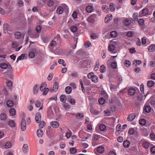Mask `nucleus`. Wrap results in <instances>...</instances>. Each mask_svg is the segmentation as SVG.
Masks as SVG:
<instances>
[{"instance_id": "obj_1", "label": "nucleus", "mask_w": 155, "mask_h": 155, "mask_svg": "<svg viewBox=\"0 0 155 155\" xmlns=\"http://www.w3.org/2000/svg\"><path fill=\"white\" fill-rule=\"evenodd\" d=\"M0 67L3 69H5L7 68L9 69L10 72H12V67L8 63L2 62L1 63Z\"/></svg>"}, {"instance_id": "obj_2", "label": "nucleus", "mask_w": 155, "mask_h": 155, "mask_svg": "<svg viewBox=\"0 0 155 155\" xmlns=\"http://www.w3.org/2000/svg\"><path fill=\"white\" fill-rule=\"evenodd\" d=\"M26 125V123L25 119H22L21 122V129L22 131H24L25 130Z\"/></svg>"}, {"instance_id": "obj_3", "label": "nucleus", "mask_w": 155, "mask_h": 155, "mask_svg": "<svg viewBox=\"0 0 155 155\" xmlns=\"http://www.w3.org/2000/svg\"><path fill=\"white\" fill-rule=\"evenodd\" d=\"M110 87L111 91L115 93L117 91V89L119 88V86L117 84H111L110 85Z\"/></svg>"}, {"instance_id": "obj_4", "label": "nucleus", "mask_w": 155, "mask_h": 155, "mask_svg": "<svg viewBox=\"0 0 155 155\" xmlns=\"http://www.w3.org/2000/svg\"><path fill=\"white\" fill-rule=\"evenodd\" d=\"M47 114H48V117L49 119H50L52 117L53 115V113L52 110V106L49 107L48 109Z\"/></svg>"}, {"instance_id": "obj_5", "label": "nucleus", "mask_w": 155, "mask_h": 155, "mask_svg": "<svg viewBox=\"0 0 155 155\" xmlns=\"http://www.w3.org/2000/svg\"><path fill=\"white\" fill-rule=\"evenodd\" d=\"M35 120L36 122L39 123L41 120V114L39 112L36 113L35 116Z\"/></svg>"}, {"instance_id": "obj_6", "label": "nucleus", "mask_w": 155, "mask_h": 155, "mask_svg": "<svg viewBox=\"0 0 155 155\" xmlns=\"http://www.w3.org/2000/svg\"><path fill=\"white\" fill-rule=\"evenodd\" d=\"M67 101L71 105H74L76 103V101L71 96L69 95L68 96Z\"/></svg>"}, {"instance_id": "obj_7", "label": "nucleus", "mask_w": 155, "mask_h": 155, "mask_svg": "<svg viewBox=\"0 0 155 155\" xmlns=\"http://www.w3.org/2000/svg\"><path fill=\"white\" fill-rule=\"evenodd\" d=\"M50 125L53 128H58L59 126V124L58 122L57 121L51 122Z\"/></svg>"}, {"instance_id": "obj_8", "label": "nucleus", "mask_w": 155, "mask_h": 155, "mask_svg": "<svg viewBox=\"0 0 155 155\" xmlns=\"http://www.w3.org/2000/svg\"><path fill=\"white\" fill-rule=\"evenodd\" d=\"M95 20V15H93L90 16L87 19L88 21L91 23L94 22Z\"/></svg>"}, {"instance_id": "obj_9", "label": "nucleus", "mask_w": 155, "mask_h": 155, "mask_svg": "<svg viewBox=\"0 0 155 155\" xmlns=\"http://www.w3.org/2000/svg\"><path fill=\"white\" fill-rule=\"evenodd\" d=\"M135 114H131L128 116L127 117L128 120L130 121H132L135 119Z\"/></svg>"}, {"instance_id": "obj_10", "label": "nucleus", "mask_w": 155, "mask_h": 155, "mask_svg": "<svg viewBox=\"0 0 155 155\" xmlns=\"http://www.w3.org/2000/svg\"><path fill=\"white\" fill-rule=\"evenodd\" d=\"M149 102L151 105L152 106V107H153L154 108L155 107V99L153 97H151L149 100Z\"/></svg>"}, {"instance_id": "obj_11", "label": "nucleus", "mask_w": 155, "mask_h": 155, "mask_svg": "<svg viewBox=\"0 0 155 155\" xmlns=\"http://www.w3.org/2000/svg\"><path fill=\"white\" fill-rule=\"evenodd\" d=\"M38 85L35 84L34 85L33 88V93L35 94H37L38 92Z\"/></svg>"}, {"instance_id": "obj_12", "label": "nucleus", "mask_w": 155, "mask_h": 155, "mask_svg": "<svg viewBox=\"0 0 155 155\" xmlns=\"http://www.w3.org/2000/svg\"><path fill=\"white\" fill-rule=\"evenodd\" d=\"M40 89L41 91H44L42 94L44 95H46L47 94L49 91L48 88H45V89H43V87H40Z\"/></svg>"}, {"instance_id": "obj_13", "label": "nucleus", "mask_w": 155, "mask_h": 155, "mask_svg": "<svg viewBox=\"0 0 155 155\" xmlns=\"http://www.w3.org/2000/svg\"><path fill=\"white\" fill-rule=\"evenodd\" d=\"M128 93L130 95H133L135 92V90L134 88L130 87L128 91Z\"/></svg>"}, {"instance_id": "obj_14", "label": "nucleus", "mask_w": 155, "mask_h": 155, "mask_svg": "<svg viewBox=\"0 0 155 155\" xmlns=\"http://www.w3.org/2000/svg\"><path fill=\"white\" fill-rule=\"evenodd\" d=\"M7 115L5 113H2L0 115V119L4 121L7 119Z\"/></svg>"}, {"instance_id": "obj_15", "label": "nucleus", "mask_w": 155, "mask_h": 155, "mask_svg": "<svg viewBox=\"0 0 155 155\" xmlns=\"http://www.w3.org/2000/svg\"><path fill=\"white\" fill-rule=\"evenodd\" d=\"M37 136L39 137H41L43 134V131L41 129H38L37 131Z\"/></svg>"}, {"instance_id": "obj_16", "label": "nucleus", "mask_w": 155, "mask_h": 155, "mask_svg": "<svg viewBox=\"0 0 155 155\" xmlns=\"http://www.w3.org/2000/svg\"><path fill=\"white\" fill-rule=\"evenodd\" d=\"M136 132V130L135 128H130L128 130V133L129 134L131 135H134Z\"/></svg>"}, {"instance_id": "obj_17", "label": "nucleus", "mask_w": 155, "mask_h": 155, "mask_svg": "<svg viewBox=\"0 0 155 155\" xmlns=\"http://www.w3.org/2000/svg\"><path fill=\"white\" fill-rule=\"evenodd\" d=\"M148 49L150 52H153L155 50V45L152 44L148 47Z\"/></svg>"}, {"instance_id": "obj_18", "label": "nucleus", "mask_w": 155, "mask_h": 155, "mask_svg": "<svg viewBox=\"0 0 155 155\" xmlns=\"http://www.w3.org/2000/svg\"><path fill=\"white\" fill-rule=\"evenodd\" d=\"M141 13L142 15H141L142 16H145L148 14V11L147 8H144L141 11Z\"/></svg>"}, {"instance_id": "obj_19", "label": "nucleus", "mask_w": 155, "mask_h": 155, "mask_svg": "<svg viewBox=\"0 0 155 155\" xmlns=\"http://www.w3.org/2000/svg\"><path fill=\"white\" fill-rule=\"evenodd\" d=\"M58 83L55 82L54 83L53 87V91L54 92H56L58 90Z\"/></svg>"}, {"instance_id": "obj_20", "label": "nucleus", "mask_w": 155, "mask_h": 155, "mask_svg": "<svg viewBox=\"0 0 155 155\" xmlns=\"http://www.w3.org/2000/svg\"><path fill=\"white\" fill-rule=\"evenodd\" d=\"M28 145L27 144H24L23 146L22 150L23 152L26 153L28 151Z\"/></svg>"}, {"instance_id": "obj_21", "label": "nucleus", "mask_w": 155, "mask_h": 155, "mask_svg": "<svg viewBox=\"0 0 155 155\" xmlns=\"http://www.w3.org/2000/svg\"><path fill=\"white\" fill-rule=\"evenodd\" d=\"M131 23V20L128 18H126L124 21V24L126 26H129Z\"/></svg>"}, {"instance_id": "obj_22", "label": "nucleus", "mask_w": 155, "mask_h": 155, "mask_svg": "<svg viewBox=\"0 0 155 155\" xmlns=\"http://www.w3.org/2000/svg\"><path fill=\"white\" fill-rule=\"evenodd\" d=\"M97 150L98 153H102L104 151V148L103 147L100 146L97 147Z\"/></svg>"}, {"instance_id": "obj_23", "label": "nucleus", "mask_w": 155, "mask_h": 155, "mask_svg": "<svg viewBox=\"0 0 155 155\" xmlns=\"http://www.w3.org/2000/svg\"><path fill=\"white\" fill-rule=\"evenodd\" d=\"M9 113L12 116H14L16 114L15 110L13 108H11L9 110Z\"/></svg>"}, {"instance_id": "obj_24", "label": "nucleus", "mask_w": 155, "mask_h": 155, "mask_svg": "<svg viewBox=\"0 0 155 155\" xmlns=\"http://www.w3.org/2000/svg\"><path fill=\"white\" fill-rule=\"evenodd\" d=\"M63 8L62 7L58 6V7L56 12L57 13L61 14L63 12Z\"/></svg>"}, {"instance_id": "obj_25", "label": "nucleus", "mask_w": 155, "mask_h": 155, "mask_svg": "<svg viewBox=\"0 0 155 155\" xmlns=\"http://www.w3.org/2000/svg\"><path fill=\"white\" fill-rule=\"evenodd\" d=\"M8 125L9 127H15V122L13 120H10L8 121Z\"/></svg>"}, {"instance_id": "obj_26", "label": "nucleus", "mask_w": 155, "mask_h": 155, "mask_svg": "<svg viewBox=\"0 0 155 155\" xmlns=\"http://www.w3.org/2000/svg\"><path fill=\"white\" fill-rule=\"evenodd\" d=\"M4 31L5 33L8 32V24H4L3 25Z\"/></svg>"}, {"instance_id": "obj_27", "label": "nucleus", "mask_w": 155, "mask_h": 155, "mask_svg": "<svg viewBox=\"0 0 155 155\" xmlns=\"http://www.w3.org/2000/svg\"><path fill=\"white\" fill-rule=\"evenodd\" d=\"M26 55L25 54H22L20 56H19L17 59L16 62H17L19 60H23L26 57Z\"/></svg>"}, {"instance_id": "obj_28", "label": "nucleus", "mask_w": 155, "mask_h": 155, "mask_svg": "<svg viewBox=\"0 0 155 155\" xmlns=\"http://www.w3.org/2000/svg\"><path fill=\"white\" fill-rule=\"evenodd\" d=\"M65 91L67 94H69L72 91V89L71 87L68 86L65 88Z\"/></svg>"}, {"instance_id": "obj_29", "label": "nucleus", "mask_w": 155, "mask_h": 155, "mask_svg": "<svg viewBox=\"0 0 155 155\" xmlns=\"http://www.w3.org/2000/svg\"><path fill=\"white\" fill-rule=\"evenodd\" d=\"M133 63L135 66H137L141 63V61L140 60H135L133 61Z\"/></svg>"}, {"instance_id": "obj_30", "label": "nucleus", "mask_w": 155, "mask_h": 155, "mask_svg": "<svg viewBox=\"0 0 155 155\" xmlns=\"http://www.w3.org/2000/svg\"><path fill=\"white\" fill-rule=\"evenodd\" d=\"M150 145V143L147 141H145L143 142V146L145 148H148Z\"/></svg>"}, {"instance_id": "obj_31", "label": "nucleus", "mask_w": 155, "mask_h": 155, "mask_svg": "<svg viewBox=\"0 0 155 155\" xmlns=\"http://www.w3.org/2000/svg\"><path fill=\"white\" fill-rule=\"evenodd\" d=\"M114 3H113L111 2L109 4V7L110 9V11L111 12H114L115 10V8H114Z\"/></svg>"}, {"instance_id": "obj_32", "label": "nucleus", "mask_w": 155, "mask_h": 155, "mask_svg": "<svg viewBox=\"0 0 155 155\" xmlns=\"http://www.w3.org/2000/svg\"><path fill=\"white\" fill-rule=\"evenodd\" d=\"M105 115L106 116H110L111 114V112L109 109H106L104 111Z\"/></svg>"}, {"instance_id": "obj_33", "label": "nucleus", "mask_w": 155, "mask_h": 155, "mask_svg": "<svg viewBox=\"0 0 155 155\" xmlns=\"http://www.w3.org/2000/svg\"><path fill=\"white\" fill-rule=\"evenodd\" d=\"M66 96L64 95H61L60 97V101L63 103H64L66 100Z\"/></svg>"}, {"instance_id": "obj_34", "label": "nucleus", "mask_w": 155, "mask_h": 155, "mask_svg": "<svg viewBox=\"0 0 155 155\" xmlns=\"http://www.w3.org/2000/svg\"><path fill=\"white\" fill-rule=\"evenodd\" d=\"M78 28L76 26H72L70 28V30L73 32H76L78 30Z\"/></svg>"}, {"instance_id": "obj_35", "label": "nucleus", "mask_w": 155, "mask_h": 155, "mask_svg": "<svg viewBox=\"0 0 155 155\" xmlns=\"http://www.w3.org/2000/svg\"><path fill=\"white\" fill-rule=\"evenodd\" d=\"M154 83L152 81H148L147 83V85L148 87H151L154 84Z\"/></svg>"}, {"instance_id": "obj_36", "label": "nucleus", "mask_w": 155, "mask_h": 155, "mask_svg": "<svg viewBox=\"0 0 155 155\" xmlns=\"http://www.w3.org/2000/svg\"><path fill=\"white\" fill-rule=\"evenodd\" d=\"M93 10V7L90 5L88 6L86 8V11L88 13H91L92 12Z\"/></svg>"}, {"instance_id": "obj_37", "label": "nucleus", "mask_w": 155, "mask_h": 155, "mask_svg": "<svg viewBox=\"0 0 155 155\" xmlns=\"http://www.w3.org/2000/svg\"><path fill=\"white\" fill-rule=\"evenodd\" d=\"M130 143L127 140H125L124 142L123 143V146L125 147H128L130 145Z\"/></svg>"}, {"instance_id": "obj_38", "label": "nucleus", "mask_w": 155, "mask_h": 155, "mask_svg": "<svg viewBox=\"0 0 155 155\" xmlns=\"http://www.w3.org/2000/svg\"><path fill=\"white\" fill-rule=\"evenodd\" d=\"M6 104L8 107H11L13 106V102L11 100H8L7 101Z\"/></svg>"}, {"instance_id": "obj_39", "label": "nucleus", "mask_w": 155, "mask_h": 155, "mask_svg": "<svg viewBox=\"0 0 155 155\" xmlns=\"http://www.w3.org/2000/svg\"><path fill=\"white\" fill-rule=\"evenodd\" d=\"M151 110V108L150 105H147L145 107L144 110L146 113H149L150 111Z\"/></svg>"}, {"instance_id": "obj_40", "label": "nucleus", "mask_w": 155, "mask_h": 155, "mask_svg": "<svg viewBox=\"0 0 155 155\" xmlns=\"http://www.w3.org/2000/svg\"><path fill=\"white\" fill-rule=\"evenodd\" d=\"M12 146L11 143L9 141L7 142L5 144V147L6 149L10 148Z\"/></svg>"}, {"instance_id": "obj_41", "label": "nucleus", "mask_w": 155, "mask_h": 155, "mask_svg": "<svg viewBox=\"0 0 155 155\" xmlns=\"http://www.w3.org/2000/svg\"><path fill=\"white\" fill-rule=\"evenodd\" d=\"M99 128L101 131H104L106 129V127L104 124H101L99 126Z\"/></svg>"}, {"instance_id": "obj_42", "label": "nucleus", "mask_w": 155, "mask_h": 155, "mask_svg": "<svg viewBox=\"0 0 155 155\" xmlns=\"http://www.w3.org/2000/svg\"><path fill=\"white\" fill-rule=\"evenodd\" d=\"M15 35L16 38L18 39L21 37V34L20 32H16L15 33Z\"/></svg>"}, {"instance_id": "obj_43", "label": "nucleus", "mask_w": 155, "mask_h": 155, "mask_svg": "<svg viewBox=\"0 0 155 155\" xmlns=\"http://www.w3.org/2000/svg\"><path fill=\"white\" fill-rule=\"evenodd\" d=\"M106 68L105 66L103 64L100 67V71L101 73H104L105 71Z\"/></svg>"}, {"instance_id": "obj_44", "label": "nucleus", "mask_w": 155, "mask_h": 155, "mask_svg": "<svg viewBox=\"0 0 155 155\" xmlns=\"http://www.w3.org/2000/svg\"><path fill=\"white\" fill-rule=\"evenodd\" d=\"M125 66L127 67H129L131 64L130 62L128 60H126L124 62Z\"/></svg>"}, {"instance_id": "obj_45", "label": "nucleus", "mask_w": 155, "mask_h": 155, "mask_svg": "<svg viewBox=\"0 0 155 155\" xmlns=\"http://www.w3.org/2000/svg\"><path fill=\"white\" fill-rule=\"evenodd\" d=\"M110 35L112 38H114L117 36V33L115 31H112L111 32Z\"/></svg>"}, {"instance_id": "obj_46", "label": "nucleus", "mask_w": 155, "mask_h": 155, "mask_svg": "<svg viewBox=\"0 0 155 155\" xmlns=\"http://www.w3.org/2000/svg\"><path fill=\"white\" fill-rule=\"evenodd\" d=\"M91 80L92 82L96 83L98 81V78L97 76L95 75Z\"/></svg>"}, {"instance_id": "obj_47", "label": "nucleus", "mask_w": 155, "mask_h": 155, "mask_svg": "<svg viewBox=\"0 0 155 155\" xmlns=\"http://www.w3.org/2000/svg\"><path fill=\"white\" fill-rule=\"evenodd\" d=\"M133 18L132 19L133 21H137L138 19V14L137 13H134L133 15Z\"/></svg>"}, {"instance_id": "obj_48", "label": "nucleus", "mask_w": 155, "mask_h": 155, "mask_svg": "<svg viewBox=\"0 0 155 155\" xmlns=\"http://www.w3.org/2000/svg\"><path fill=\"white\" fill-rule=\"evenodd\" d=\"M139 124L141 125H144L146 123V120L144 119H142L140 120Z\"/></svg>"}, {"instance_id": "obj_49", "label": "nucleus", "mask_w": 155, "mask_h": 155, "mask_svg": "<svg viewBox=\"0 0 155 155\" xmlns=\"http://www.w3.org/2000/svg\"><path fill=\"white\" fill-rule=\"evenodd\" d=\"M70 152L71 154H74L76 153L77 150L75 148L73 147L70 149Z\"/></svg>"}, {"instance_id": "obj_50", "label": "nucleus", "mask_w": 155, "mask_h": 155, "mask_svg": "<svg viewBox=\"0 0 155 155\" xmlns=\"http://www.w3.org/2000/svg\"><path fill=\"white\" fill-rule=\"evenodd\" d=\"M99 103L101 104H104L105 102V100L103 98H100L98 100Z\"/></svg>"}, {"instance_id": "obj_51", "label": "nucleus", "mask_w": 155, "mask_h": 155, "mask_svg": "<svg viewBox=\"0 0 155 155\" xmlns=\"http://www.w3.org/2000/svg\"><path fill=\"white\" fill-rule=\"evenodd\" d=\"M94 75H95L93 72H91L88 74L87 77L89 79H91V80Z\"/></svg>"}, {"instance_id": "obj_52", "label": "nucleus", "mask_w": 155, "mask_h": 155, "mask_svg": "<svg viewBox=\"0 0 155 155\" xmlns=\"http://www.w3.org/2000/svg\"><path fill=\"white\" fill-rule=\"evenodd\" d=\"M47 4L50 7L52 6L54 4V2L52 0H49L47 2Z\"/></svg>"}, {"instance_id": "obj_53", "label": "nucleus", "mask_w": 155, "mask_h": 155, "mask_svg": "<svg viewBox=\"0 0 155 155\" xmlns=\"http://www.w3.org/2000/svg\"><path fill=\"white\" fill-rule=\"evenodd\" d=\"M28 56L30 58H33L35 57V53L33 51H31L29 53Z\"/></svg>"}, {"instance_id": "obj_54", "label": "nucleus", "mask_w": 155, "mask_h": 155, "mask_svg": "<svg viewBox=\"0 0 155 155\" xmlns=\"http://www.w3.org/2000/svg\"><path fill=\"white\" fill-rule=\"evenodd\" d=\"M133 35L132 31H128L127 32L126 36L128 37H132L133 36Z\"/></svg>"}, {"instance_id": "obj_55", "label": "nucleus", "mask_w": 155, "mask_h": 155, "mask_svg": "<svg viewBox=\"0 0 155 155\" xmlns=\"http://www.w3.org/2000/svg\"><path fill=\"white\" fill-rule=\"evenodd\" d=\"M35 107H39L41 106V103L39 101H37L35 102Z\"/></svg>"}, {"instance_id": "obj_56", "label": "nucleus", "mask_w": 155, "mask_h": 155, "mask_svg": "<svg viewBox=\"0 0 155 155\" xmlns=\"http://www.w3.org/2000/svg\"><path fill=\"white\" fill-rule=\"evenodd\" d=\"M64 61L62 59H59L58 61V62L59 64H62L63 66L65 67L66 66V65L64 64Z\"/></svg>"}, {"instance_id": "obj_57", "label": "nucleus", "mask_w": 155, "mask_h": 155, "mask_svg": "<svg viewBox=\"0 0 155 155\" xmlns=\"http://www.w3.org/2000/svg\"><path fill=\"white\" fill-rule=\"evenodd\" d=\"M17 3L19 6L21 7L23 5V2L22 0H17Z\"/></svg>"}, {"instance_id": "obj_58", "label": "nucleus", "mask_w": 155, "mask_h": 155, "mask_svg": "<svg viewBox=\"0 0 155 155\" xmlns=\"http://www.w3.org/2000/svg\"><path fill=\"white\" fill-rule=\"evenodd\" d=\"M115 48V46L112 45H110L109 46L108 50L110 51H112L114 50Z\"/></svg>"}, {"instance_id": "obj_59", "label": "nucleus", "mask_w": 155, "mask_h": 155, "mask_svg": "<svg viewBox=\"0 0 155 155\" xmlns=\"http://www.w3.org/2000/svg\"><path fill=\"white\" fill-rule=\"evenodd\" d=\"M75 116L77 118H78V117H80V118H81V117H83L84 116V115L83 113L82 114H80L79 113H78L77 114H75Z\"/></svg>"}, {"instance_id": "obj_60", "label": "nucleus", "mask_w": 155, "mask_h": 155, "mask_svg": "<svg viewBox=\"0 0 155 155\" xmlns=\"http://www.w3.org/2000/svg\"><path fill=\"white\" fill-rule=\"evenodd\" d=\"M111 67L113 68L116 69L117 68V64L116 62H112L111 64Z\"/></svg>"}, {"instance_id": "obj_61", "label": "nucleus", "mask_w": 155, "mask_h": 155, "mask_svg": "<svg viewBox=\"0 0 155 155\" xmlns=\"http://www.w3.org/2000/svg\"><path fill=\"white\" fill-rule=\"evenodd\" d=\"M45 122L43 121H42L39 124V127L41 128H43L45 126Z\"/></svg>"}, {"instance_id": "obj_62", "label": "nucleus", "mask_w": 155, "mask_h": 155, "mask_svg": "<svg viewBox=\"0 0 155 155\" xmlns=\"http://www.w3.org/2000/svg\"><path fill=\"white\" fill-rule=\"evenodd\" d=\"M102 9L104 12H107V10L108 9V8L106 5H104L102 7Z\"/></svg>"}, {"instance_id": "obj_63", "label": "nucleus", "mask_w": 155, "mask_h": 155, "mask_svg": "<svg viewBox=\"0 0 155 155\" xmlns=\"http://www.w3.org/2000/svg\"><path fill=\"white\" fill-rule=\"evenodd\" d=\"M71 76L72 77L76 78L78 76V74L76 72H73L71 73Z\"/></svg>"}, {"instance_id": "obj_64", "label": "nucleus", "mask_w": 155, "mask_h": 155, "mask_svg": "<svg viewBox=\"0 0 155 155\" xmlns=\"http://www.w3.org/2000/svg\"><path fill=\"white\" fill-rule=\"evenodd\" d=\"M150 136V138L151 140H155V135L153 133H151Z\"/></svg>"}]
</instances>
